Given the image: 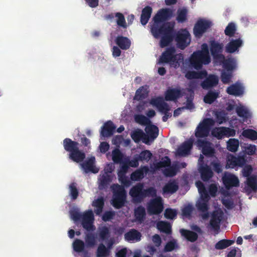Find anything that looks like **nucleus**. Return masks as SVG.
<instances>
[{"label":"nucleus","mask_w":257,"mask_h":257,"mask_svg":"<svg viewBox=\"0 0 257 257\" xmlns=\"http://www.w3.org/2000/svg\"><path fill=\"white\" fill-rule=\"evenodd\" d=\"M149 168L148 166H142L131 174V179L134 181H140L144 177V174H147Z\"/></svg>","instance_id":"nucleus-27"},{"label":"nucleus","mask_w":257,"mask_h":257,"mask_svg":"<svg viewBox=\"0 0 257 257\" xmlns=\"http://www.w3.org/2000/svg\"><path fill=\"white\" fill-rule=\"evenodd\" d=\"M243 44L242 40L240 38L236 39H232L225 46V51L229 53H233L237 51Z\"/></svg>","instance_id":"nucleus-22"},{"label":"nucleus","mask_w":257,"mask_h":257,"mask_svg":"<svg viewBox=\"0 0 257 257\" xmlns=\"http://www.w3.org/2000/svg\"><path fill=\"white\" fill-rule=\"evenodd\" d=\"M171 165V160L168 157H165V159L159 161L155 164L157 169L168 167Z\"/></svg>","instance_id":"nucleus-57"},{"label":"nucleus","mask_w":257,"mask_h":257,"mask_svg":"<svg viewBox=\"0 0 257 257\" xmlns=\"http://www.w3.org/2000/svg\"><path fill=\"white\" fill-rule=\"evenodd\" d=\"M153 9L150 6L145 7L142 11L140 22L142 25H146L151 18Z\"/></svg>","instance_id":"nucleus-30"},{"label":"nucleus","mask_w":257,"mask_h":257,"mask_svg":"<svg viewBox=\"0 0 257 257\" xmlns=\"http://www.w3.org/2000/svg\"><path fill=\"white\" fill-rule=\"evenodd\" d=\"M116 44L122 50L128 49L131 45V40L126 37L118 36L115 39Z\"/></svg>","instance_id":"nucleus-28"},{"label":"nucleus","mask_w":257,"mask_h":257,"mask_svg":"<svg viewBox=\"0 0 257 257\" xmlns=\"http://www.w3.org/2000/svg\"><path fill=\"white\" fill-rule=\"evenodd\" d=\"M197 209L202 212L201 217L203 219L206 220L209 216V213L208 211L209 209V205L208 201H200L196 204Z\"/></svg>","instance_id":"nucleus-29"},{"label":"nucleus","mask_w":257,"mask_h":257,"mask_svg":"<svg viewBox=\"0 0 257 257\" xmlns=\"http://www.w3.org/2000/svg\"><path fill=\"white\" fill-rule=\"evenodd\" d=\"M69 195L72 200H76L79 195L78 190L77 188V184L75 182L71 183L69 185Z\"/></svg>","instance_id":"nucleus-46"},{"label":"nucleus","mask_w":257,"mask_h":257,"mask_svg":"<svg viewBox=\"0 0 257 257\" xmlns=\"http://www.w3.org/2000/svg\"><path fill=\"white\" fill-rule=\"evenodd\" d=\"M193 142L192 140L185 141L178 147L177 150V154L180 156H186L189 155L193 147Z\"/></svg>","instance_id":"nucleus-20"},{"label":"nucleus","mask_w":257,"mask_h":257,"mask_svg":"<svg viewBox=\"0 0 257 257\" xmlns=\"http://www.w3.org/2000/svg\"><path fill=\"white\" fill-rule=\"evenodd\" d=\"M174 36L177 47L181 50H184L190 43V34L185 29H182L176 33L174 30Z\"/></svg>","instance_id":"nucleus-7"},{"label":"nucleus","mask_w":257,"mask_h":257,"mask_svg":"<svg viewBox=\"0 0 257 257\" xmlns=\"http://www.w3.org/2000/svg\"><path fill=\"white\" fill-rule=\"evenodd\" d=\"M94 215L91 210H89L83 213V217L81 220L83 227L88 231H93L95 227L93 225Z\"/></svg>","instance_id":"nucleus-14"},{"label":"nucleus","mask_w":257,"mask_h":257,"mask_svg":"<svg viewBox=\"0 0 257 257\" xmlns=\"http://www.w3.org/2000/svg\"><path fill=\"white\" fill-rule=\"evenodd\" d=\"M122 158V155L118 149H115L112 152V160L115 163H119Z\"/></svg>","instance_id":"nucleus-63"},{"label":"nucleus","mask_w":257,"mask_h":257,"mask_svg":"<svg viewBox=\"0 0 257 257\" xmlns=\"http://www.w3.org/2000/svg\"><path fill=\"white\" fill-rule=\"evenodd\" d=\"M144 136L145 134L143 131L140 129L134 131L131 134L132 139L136 143L140 142Z\"/></svg>","instance_id":"nucleus-53"},{"label":"nucleus","mask_w":257,"mask_h":257,"mask_svg":"<svg viewBox=\"0 0 257 257\" xmlns=\"http://www.w3.org/2000/svg\"><path fill=\"white\" fill-rule=\"evenodd\" d=\"M112 179V176L109 174H107V172H104L102 174L100 175L99 178V188L102 190L108 188Z\"/></svg>","instance_id":"nucleus-24"},{"label":"nucleus","mask_w":257,"mask_h":257,"mask_svg":"<svg viewBox=\"0 0 257 257\" xmlns=\"http://www.w3.org/2000/svg\"><path fill=\"white\" fill-rule=\"evenodd\" d=\"M111 188L113 192L111 203L115 209H120L126 202V192L123 186L118 184H113Z\"/></svg>","instance_id":"nucleus-5"},{"label":"nucleus","mask_w":257,"mask_h":257,"mask_svg":"<svg viewBox=\"0 0 257 257\" xmlns=\"http://www.w3.org/2000/svg\"><path fill=\"white\" fill-rule=\"evenodd\" d=\"M73 249L77 252H81L84 251L85 247L84 242L81 239H76L73 242Z\"/></svg>","instance_id":"nucleus-48"},{"label":"nucleus","mask_w":257,"mask_h":257,"mask_svg":"<svg viewBox=\"0 0 257 257\" xmlns=\"http://www.w3.org/2000/svg\"><path fill=\"white\" fill-rule=\"evenodd\" d=\"M236 31V26L234 23L231 22L229 23L225 28L224 33L225 35L232 37H233Z\"/></svg>","instance_id":"nucleus-49"},{"label":"nucleus","mask_w":257,"mask_h":257,"mask_svg":"<svg viewBox=\"0 0 257 257\" xmlns=\"http://www.w3.org/2000/svg\"><path fill=\"white\" fill-rule=\"evenodd\" d=\"M63 145L65 150L69 153V159L76 163L83 161L85 158V154L79 150L78 142L66 138L63 140Z\"/></svg>","instance_id":"nucleus-4"},{"label":"nucleus","mask_w":257,"mask_h":257,"mask_svg":"<svg viewBox=\"0 0 257 257\" xmlns=\"http://www.w3.org/2000/svg\"><path fill=\"white\" fill-rule=\"evenodd\" d=\"M178 185L174 182H169L163 188L164 193L173 194L178 189Z\"/></svg>","instance_id":"nucleus-37"},{"label":"nucleus","mask_w":257,"mask_h":257,"mask_svg":"<svg viewBox=\"0 0 257 257\" xmlns=\"http://www.w3.org/2000/svg\"><path fill=\"white\" fill-rule=\"evenodd\" d=\"M148 92L143 86L139 88L136 92L134 99L137 100H142L148 96Z\"/></svg>","instance_id":"nucleus-42"},{"label":"nucleus","mask_w":257,"mask_h":257,"mask_svg":"<svg viewBox=\"0 0 257 257\" xmlns=\"http://www.w3.org/2000/svg\"><path fill=\"white\" fill-rule=\"evenodd\" d=\"M145 131L148 134V138L147 140L144 138L143 142L146 144H149L148 141L150 139L154 141L158 137L159 135V128L154 124L147 125L145 128Z\"/></svg>","instance_id":"nucleus-19"},{"label":"nucleus","mask_w":257,"mask_h":257,"mask_svg":"<svg viewBox=\"0 0 257 257\" xmlns=\"http://www.w3.org/2000/svg\"><path fill=\"white\" fill-rule=\"evenodd\" d=\"M222 181L227 189H230L233 187H238L239 185L238 178L232 174H225L222 177Z\"/></svg>","instance_id":"nucleus-15"},{"label":"nucleus","mask_w":257,"mask_h":257,"mask_svg":"<svg viewBox=\"0 0 257 257\" xmlns=\"http://www.w3.org/2000/svg\"><path fill=\"white\" fill-rule=\"evenodd\" d=\"M135 121L142 125H148L150 123V119L146 116L142 114H138L135 115Z\"/></svg>","instance_id":"nucleus-54"},{"label":"nucleus","mask_w":257,"mask_h":257,"mask_svg":"<svg viewBox=\"0 0 257 257\" xmlns=\"http://www.w3.org/2000/svg\"><path fill=\"white\" fill-rule=\"evenodd\" d=\"M129 194L132 198L133 202L141 203L147 197L156 196L157 190L153 187L144 189L143 184L139 183L132 187Z\"/></svg>","instance_id":"nucleus-2"},{"label":"nucleus","mask_w":257,"mask_h":257,"mask_svg":"<svg viewBox=\"0 0 257 257\" xmlns=\"http://www.w3.org/2000/svg\"><path fill=\"white\" fill-rule=\"evenodd\" d=\"M180 232L181 235L189 241L194 242L198 238L197 234L194 231L185 229H181Z\"/></svg>","instance_id":"nucleus-34"},{"label":"nucleus","mask_w":257,"mask_h":257,"mask_svg":"<svg viewBox=\"0 0 257 257\" xmlns=\"http://www.w3.org/2000/svg\"><path fill=\"white\" fill-rule=\"evenodd\" d=\"M242 136L252 141L257 140V132L252 129H246L242 133Z\"/></svg>","instance_id":"nucleus-51"},{"label":"nucleus","mask_w":257,"mask_h":257,"mask_svg":"<svg viewBox=\"0 0 257 257\" xmlns=\"http://www.w3.org/2000/svg\"><path fill=\"white\" fill-rule=\"evenodd\" d=\"M104 205V201L102 197L98 198L93 202V205L96 208L95 212L97 214L102 212Z\"/></svg>","instance_id":"nucleus-50"},{"label":"nucleus","mask_w":257,"mask_h":257,"mask_svg":"<svg viewBox=\"0 0 257 257\" xmlns=\"http://www.w3.org/2000/svg\"><path fill=\"white\" fill-rule=\"evenodd\" d=\"M150 103L152 105L156 106L160 112L164 114V115L162 117L163 121H167L168 119L172 116L171 113L169 112L171 110V107L167 102L164 101L162 97L159 96L152 98L151 99Z\"/></svg>","instance_id":"nucleus-6"},{"label":"nucleus","mask_w":257,"mask_h":257,"mask_svg":"<svg viewBox=\"0 0 257 257\" xmlns=\"http://www.w3.org/2000/svg\"><path fill=\"white\" fill-rule=\"evenodd\" d=\"M219 92L209 91L204 97L203 101L207 104H212L218 97Z\"/></svg>","instance_id":"nucleus-38"},{"label":"nucleus","mask_w":257,"mask_h":257,"mask_svg":"<svg viewBox=\"0 0 257 257\" xmlns=\"http://www.w3.org/2000/svg\"><path fill=\"white\" fill-rule=\"evenodd\" d=\"M207 76L206 70H203L200 71H188L185 74V77L189 80L193 79H203Z\"/></svg>","instance_id":"nucleus-31"},{"label":"nucleus","mask_w":257,"mask_h":257,"mask_svg":"<svg viewBox=\"0 0 257 257\" xmlns=\"http://www.w3.org/2000/svg\"><path fill=\"white\" fill-rule=\"evenodd\" d=\"M153 154L149 150L142 151L138 156L139 160L141 161L148 162L152 157Z\"/></svg>","instance_id":"nucleus-52"},{"label":"nucleus","mask_w":257,"mask_h":257,"mask_svg":"<svg viewBox=\"0 0 257 257\" xmlns=\"http://www.w3.org/2000/svg\"><path fill=\"white\" fill-rule=\"evenodd\" d=\"M95 163V158L94 156H91L86 161L83 162L81 165L85 173L91 172L93 173H97L99 169L94 166Z\"/></svg>","instance_id":"nucleus-18"},{"label":"nucleus","mask_w":257,"mask_h":257,"mask_svg":"<svg viewBox=\"0 0 257 257\" xmlns=\"http://www.w3.org/2000/svg\"><path fill=\"white\" fill-rule=\"evenodd\" d=\"M223 126L214 128L211 132L212 135L217 139H222L224 136Z\"/></svg>","instance_id":"nucleus-56"},{"label":"nucleus","mask_w":257,"mask_h":257,"mask_svg":"<svg viewBox=\"0 0 257 257\" xmlns=\"http://www.w3.org/2000/svg\"><path fill=\"white\" fill-rule=\"evenodd\" d=\"M219 62L222 63L223 67L228 71H231L236 67V61L235 58L230 57L224 59H219Z\"/></svg>","instance_id":"nucleus-26"},{"label":"nucleus","mask_w":257,"mask_h":257,"mask_svg":"<svg viewBox=\"0 0 257 257\" xmlns=\"http://www.w3.org/2000/svg\"><path fill=\"white\" fill-rule=\"evenodd\" d=\"M110 251L103 243H100L97 249V257H106L109 255Z\"/></svg>","instance_id":"nucleus-44"},{"label":"nucleus","mask_w":257,"mask_h":257,"mask_svg":"<svg viewBox=\"0 0 257 257\" xmlns=\"http://www.w3.org/2000/svg\"><path fill=\"white\" fill-rule=\"evenodd\" d=\"M182 95L181 91L179 89L172 88L168 89L165 94V99L167 101H174Z\"/></svg>","instance_id":"nucleus-25"},{"label":"nucleus","mask_w":257,"mask_h":257,"mask_svg":"<svg viewBox=\"0 0 257 257\" xmlns=\"http://www.w3.org/2000/svg\"><path fill=\"white\" fill-rule=\"evenodd\" d=\"M245 183L249 191L255 192L257 190V177L255 175L246 178Z\"/></svg>","instance_id":"nucleus-36"},{"label":"nucleus","mask_w":257,"mask_h":257,"mask_svg":"<svg viewBox=\"0 0 257 257\" xmlns=\"http://www.w3.org/2000/svg\"><path fill=\"white\" fill-rule=\"evenodd\" d=\"M116 128L115 126L111 120L107 121L101 127L100 135L103 137L112 136Z\"/></svg>","instance_id":"nucleus-21"},{"label":"nucleus","mask_w":257,"mask_h":257,"mask_svg":"<svg viewBox=\"0 0 257 257\" xmlns=\"http://www.w3.org/2000/svg\"><path fill=\"white\" fill-rule=\"evenodd\" d=\"M135 216L136 219L142 221L146 215V210L144 207L140 205L135 208L134 211Z\"/></svg>","instance_id":"nucleus-39"},{"label":"nucleus","mask_w":257,"mask_h":257,"mask_svg":"<svg viewBox=\"0 0 257 257\" xmlns=\"http://www.w3.org/2000/svg\"><path fill=\"white\" fill-rule=\"evenodd\" d=\"M177 168L176 166H169L165 169L163 171L164 174L167 177H173L177 173Z\"/></svg>","instance_id":"nucleus-58"},{"label":"nucleus","mask_w":257,"mask_h":257,"mask_svg":"<svg viewBox=\"0 0 257 257\" xmlns=\"http://www.w3.org/2000/svg\"><path fill=\"white\" fill-rule=\"evenodd\" d=\"M221 211H214L212 214L211 218L210 221V225L212 229L217 232L220 229V223L222 217Z\"/></svg>","instance_id":"nucleus-17"},{"label":"nucleus","mask_w":257,"mask_h":257,"mask_svg":"<svg viewBox=\"0 0 257 257\" xmlns=\"http://www.w3.org/2000/svg\"><path fill=\"white\" fill-rule=\"evenodd\" d=\"M98 235L100 239L102 240L108 239L110 235L109 229L106 226H103L99 228Z\"/></svg>","instance_id":"nucleus-41"},{"label":"nucleus","mask_w":257,"mask_h":257,"mask_svg":"<svg viewBox=\"0 0 257 257\" xmlns=\"http://www.w3.org/2000/svg\"><path fill=\"white\" fill-rule=\"evenodd\" d=\"M226 91L229 95L239 96L243 93V88L240 84L235 83L228 87Z\"/></svg>","instance_id":"nucleus-32"},{"label":"nucleus","mask_w":257,"mask_h":257,"mask_svg":"<svg viewBox=\"0 0 257 257\" xmlns=\"http://www.w3.org/2000/svg\"><path fill=\"white\" fill-rule=\"evenodd\" d=\"M234 242L233 240L223 239L218 241L215 244V248L216 249H223L230 246Z\"/></svg>","instance_id":"nucleus-40"},{"label":"nucleus","mask_w":257,"mask_h":257,"mask_svg":"<svg viewBox=\"0 0 257 257\" xmlns=\"http://www.w3.org/2000/svg\"><path fill=\"white\" fill-rule=\"evenodd\" d=\"M210 61V60L196 51L192 54L190 58V65L197 70L201 69L203 64H208Z\"/></svg>","instance_id":"nucleus-9"},{"label":"nucleus","mask_w":257,"mask_h":257,"mask_svg":"<svg viewBox=\"0 0 257 257\" xmlns=\"http://www.w3.org/2000/svg\"><path fill=\"white\" fill-rule=\"evenodd\" d=\"M147 209L151 215H157L161 213L163 210L162 198L158 197L151 200L148 203Z\"/></svg>","instance_id":"nucleus-11"},{"label":"nucleus","mask_w":257,"mask_h":257,"mask_svg":"<svg viewBox=\"0 0 257 257\" xmlns=\"http://www.w3.org/2000/svg\"><path fill=\"white\" fill-rule=\"evenodd\" d=\"M198 148L201 149L202 154L206 157H212L215 154V150L210 142L202 139H198L196 142Z\"/></svg>","instance_id":"nucleus-13"},{"label":"nucleus","mask_w":257,"mask_h":257,"mask_svg":"<svg viewBox=\"0 0 257 257\" xmlns=\"http://www.w3.org/2000/svg\"><path fill=\"white\" fill-rule=\"evenodd\" d=\"M236 112L238 116L244 118H247L249 115L248 111L243 106H237L236 108Z\"/></svg>","instance_id":"nucleus-55"},{"label":"nucleus","mask_w":257,"mask_h":257,"mask_svg":"<svg viewBox=\"0 0 257 257\" xmlns=\"http://www.w3.org/2000/svg\"><path fill=\"white\" fill-rule=\"evenodd\" d=\"M71 217L74 221L82 220L83 214H81L78 210H72L70 212Z\"/></svg>","instance_id":"nucleus-62"},{"label":"nucleus","mask_w":257,"mask_h":257,"mask_svg":"<svg viewBox=\"0 0 257 257\" xmlns=\"http://www.w3.org/2000/svg\"><path fill=\"white\" fill-rule=\"evenodd\" d=\"M202 55L204 56L205 57L209 59L211 61V58L209 55V49L208 46L207 44L203 43L201 45V50H198L196 51Z\"/></svg>","instance_id":"nucleus-59"},{"label":"nucleus","mask_w":257,"mask_h":257,"mask_svg":"<svg viewBox=\"0 0 257 257\" xmlns=\"http://www.w3.org/2000/svg\"><path fill=\"white\" fill-rule=\"evenodd\" d=\"M211 22L209 21L203 19L198 20L193 28L194 36L197 38L201 37L203 34L211 27Z\"/></svg>","instance_id":"nucleus-10"},{"label":"nucleus","mask_w":257,"mask_h":257,"mask_svg":"<svg viewBox=\"0 0 257 257\" xmlns=\"http://www.w3.org/2000/svg\"><path fill=\"white\" fill-rule=\"evenodd\" d=\"M176 52L174 47L167 48L160 56L159 63H168L171 67L175 68L179 67L183 62V56L181 53L176 54Z\"/></svg>","instance_id":"nucleus-3"},{"label":"nucleus","mask_w":257,"mask_h":257,"mask_svg":"<svg viewBox=\"0 0 257 257\" xmlns=\"http://www.w3.org/2000/svg\"><path fill=\"white\" fill-rule=\"evenodd\" d=\"M188 11L186 8L179 9L177 11L176 20L178 23H183L187 19Z\"/></svg>","instance_id":"nucleus-43"},{"label":"nucleus","mask_w":257,"mask_h":257,"mask_svg":"<svg viewBox=\"0 0 257 257\" xmlns=\"http://www.w3.org/2000/svg\"><path fill=\"white\" fill-rule=\"evenodd\" d=\"M212 123V120L210 118L204 119L202 122L199 123L195 130V137L198 139L207 137L209 135Z\"/></svg>","instance_id":"nucleus-8"},{"label":"nucleus","mask_w":257,"mask_h":257,"mask_svg":"<svg viewBox=\"0 0 257 257\" xmlns=\"http://www.w3.org/2000/svg\"><path fill=\"white\" fill-rule=\"evenodd\" d=\"M157 228L161 231L169 234L172 232L171 224L167 221H160L157 224Z\"/></svg>","instance_id":"nucleus-35"},{"label":"nucleus","mask_w":257,"mask_h":257,"mask_svg":"<svg viewBox=\"0 0 257 257\" xmlns=\"http://www.w3.org/2000/svg\"><path fill=\"white\" fill-rule=\"evenodd\" d=\"M177 214V211L174 209L167 208L164 213V216L167 219H174Z\"/></svg>","instance_id":"nucleus-60"},{"label":"nucleus","mask_w":257,"mask_h":257,"mask_svg":"<svg viewBox=\"0 0 257 257\" xmlns=\"http://www.w3.org/2000/svg\"><path fill=\"white\" fill-rule=\"evenodd\" d=\"M85 242L88 246H93L95 244L94 235L92 233H87L85 237Z\"/></svg>","instance_id":"nucleus-61"},{"label":"nucleus","mask_w":257,"mask_h":257,"mask_svg":"<svg viewBox=\"0 0 257 257\" xmlns=\"http://www.w3.org/2000/svg\"><path fill=\"white\" fill-rule=\"evenodd\" d=\"M239 147V141L237 139H230L227 142V149L232 152H236Z\"/></svg>","instance_id":"nucleus-47"},{"label":"nucleus","mask_w":257,"mask_h":257,"mask_svg":"<svg viewBox=\"0 0 257 257\" xmlns=\"http://www.w3.org/2000/svg\"><path fill=\"white\" fill-rule=\"evenodd\" d=\"M201 82V86L204 89H209L216 86L219 82V78L217 76L214 74H209Z\"/></svg>","instance_id":"nucleus-16"},{"label":"nucleus","mask_w":257,"mask_h":257,"mask_svg":"<svg viewBox=\"0 0 257 257\" xmlns=\"http://www.w3.org/2000/svg\"><path fill=\"white\" fill-rule=\"evenodd\" d=\"M141 233L135 229H132L124 234V237L128 241H139L141 239Z\"/></svg>","instance_id":"nucleus-33"},{"label":"nucleus","mask_w":257,"mask_h":257,"mask_svg":"<svg viewBox=\"0 0 257 257\" xmlns=\"http://www.w3.org/2000/svg\"><path fill=\"white\" fill-rule=\"evenodd\" d=\"M199 171L201 178L204 182L209 181L213 176V172L211 168L207 165L200 166Z\"/></svg>","instance_id":"nucleus-23"},{"label":"nucleus","mask_w":257,"mask_h":257,"mask_svg":"<svg viewBox=\"0 0 257 257\" xmlns=\"http://www.w3.org/2000/svg\"><path fill=\"white\" fill-rule=\"evenodd\" d=\"M115 17L116 18V22L117 26L123 29H126L127 25L123 15L121 13L117 12L115 14Z\"/></svg>","instance_id":"nucleus-45"},{"label":"nucleus","mask_w":257,"mask_h":257,"mask_svg":"<svg viewBox=\"0 0 257 257\" xmlns=\"http://www.w3.org/2000/svg\"><path fill=\"white\" fill-rule=\"evenodd\" d=\"M172 16V11L169 9L160 10L153 17V23L151 31L155 38L161 36L160 45L162 48L168 46L174 40V28L175 24L166 21Z\"/></svg>","instance_id":"nucleus-1"},{"label":"nucleus","mask_w":257,"mask_h":257,"mask_svg":"<svg viewBox=\"0 0 257 257\" xmlns=\"http://www.w3.org/2000/svg\"><path fill=\"white\" fill-rule=\"evenodd\" d=\"M209 44L211 54L213 59L216 60L224 59V55L222 54L224 47L223 43L211 40Z\"/></svg>","instance_id":"nucleus-12"},{"label":"nucleus","mask_w":257,"mask_h":257,"mask_svg":"<svg viewBox=\"0 0 257 257\" xmlns=\"http://www.w3.org/2000/svg\"><path fill=\"white\" fill-rule=\"evenodd\" d=\"M193 210V207L191 205H187L182 209V215L185 217H190Z\"/></svg>","instance_id":"nucleus-64"}]
</instances>
